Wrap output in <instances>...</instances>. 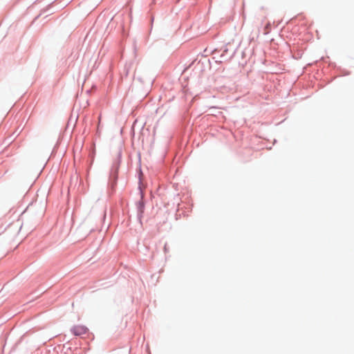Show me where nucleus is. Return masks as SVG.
Wrapping results in <instances>:
<instances>
[{
  "label": "nucleus",
  "instance_id": "f257e3e1",
  "mask_svg": "<svg viewBox=\"0 0 354 354\" xmlns=\"http://www.w3.org/2000/svg\"><path fill=\"white\" fill-rule=\"evenodd\" d=\"M71 331L75 335L80 336L86 334L88 331V328L84 326L77 325L73 326L71 328Z\"/></svg>",
  "mask_w": 354,
  "mask_h": 354
}]
</instances>
